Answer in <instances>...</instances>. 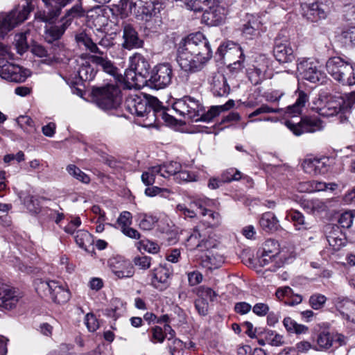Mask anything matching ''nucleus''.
<instances>
[{
  "label": "nucleus",
  "instance_id": "f257e3e1",
  "mask_svg": "<svg viewBox=\"0 0 355 355\" xmlns=\"http://www.w3.org/2000/svg\"><path fill=\"white\" fill-rule=\"evenodd\" d=\"M46 10L35 13V19L49 24L44 29V40L60 52L64 45L60 41L75 19L85 16L82 0H42Z\"/></svg>",
  "mask_w": 355,
  "mask_h": 355
},
{
  "label": "nucleus",
  "instance_id": "f03ea898",
  "mask_svg": "<svg viewBox=\"0 0 355 355\" xmlns=\"http://www.w3.org/2000/svg\"><path fill=\"white\" fill-rule=\"evenodd\" d=\"M211 57L209 42L200 32L189 34L179 43L177 62L186 72L200 71Z\"/></svg>",
  "mask_w": 355,
  "mask_h": 355
},
{
  "label": "nucleus",
  "instance_id": "7ed1b4c3",
  "mask_svg": "<svg viewBox=\"0 0 355 355\" xmlns=\"http://www.w3.org/2000/svg\"><path fill=\"white\" fill-rule=\"evenodd\" d=\"M234 101L230 99L222 105L211 106L205 112V107L199 100L190 96L176 99L172 105V109L180 116L194 121H211L220 112L227 111L234 106Z\"/></svg>",
  "mask_w": 355,
  "mask_h": 355
},
{
  "label": "nucleus",
  "instance_id": "20e7f679",
  "mask_svg": "<svg viewBox=\"0 0 355 355\" xmlns=\"http://www.w3.org/2000/svg\"><path fill=\"white\" fill-rule=\"evenodd\" d=\"M124 107L129 113L137 116H148L152 112L153 116H161L165 121L173 119L166 113L161 102L156 97L143 93L127 97Z\"/></svg>",
  "mask_w": 355,
  "mask_h": 355
},
{
  "label": "nucleus",
  "instance_id": "39448f33",
  "mask_svg": "<svg viewBox=\"0 0 355 355\" xmlns=\"http://www.w3.org/2000/svg\"><path fill=\"white\" fill-rule=\"evenodd\" d=\"M355 107V91L343 96H334L319 108L318 113L324 117L338 116L342 123L347 121V114Z\"/></svg>",
  "mask_w": 355,
  "mask_h": 355
},
{
  "label": "nucleus",
  "instance_id": "423d86ee",
  "mask_svg": "<svg viewBox=\"0 0 355 355\" xmlns=\"http://www.w3.org/2000/svg\"><path fill=\"white\" fill-rule=\"evenodd\" d=\"M93 100L96 105L105 111L118 112L122 102L121 92L119 87L107 85L101 87H93Z\"/></svg>",
  "mask_w": 355,
  "mask_h": 355
},
{
  "label": "nucleus",
  "instance_id": "0eeeda50",
  "mask_svg": "<svg viewBox=\"0 0 355 355\" xmlns=\"http://www.w3.org/2000/svg\"><path fill=\"white\" fill-rule=\"evenodd\" d=\"M14 55L9 49L0 43V77L10 82L22 83L30 76L29 71L21 67L10 63Z\"/></svg>",
  "mask_w": 355,
  "mask_h": 355
},
{
  "label": "nucleus",
  "instance_id": "6e6552de",
  "mask_svg": "<svg viewBox=\"0 0 355 355\" xmlns=\"http://www.w3.org/2000/svg\"><path fill=\"white\" fill-rule=\"evenodd\" d=\"M34 286L37 293L46 300H51L57 304H63L69 300V291L56 281L36 279Z\"/></svg>",
  "mask_w": 355,
  "mask_h": 355
},
{
  "label": "nucleus",
  "instance_id": "1a4fd4ad",
  "mask_svg": "<svg viewBox=\"0 0 355 355\" xmlns=\"http://www.w3.org/2000/svg\"><path fill=\"white\" fill-rule=\"evenodd\" d=\"M38 0H26L24 5H18L0 21V37H3L8 31L27 19L29 14L34 10Z\"/></svg>",
  "mask_w": 355,
  "mask_h": 355
},
{
  "label": "nucleus",
  "instance_id": "9d476101",
  "mask_svg": "<svg viewBox=\"0 0 355 355\" xmlns=\"http://www.w3.org/2000/svg\"><path fill=\"white\" fill-rule=\"evenodd\" d=\"M173 71L168 62L158 64L150 71L148 85L155 89H164L172 82Z\"/></svg>",
  "mask_w": 355,
  "mask_h": 355
},
{
  "label": "nucleus",
  "instance_id": "9b49d317",
  "mask_svg": "<svg viewBox=\"0 0 355 355\" xmlns=\"http://www.w3.org/2000/svg\"><path fill=\"white\" fill-rule=\"evenodd\" d=\"M319 62L311 58L300 60L297 64V70L301 77L313 83H323L326 78Z\"/></svg>",
  "mask_w": 355,
  "mask_h": 355
},
{
  "label": "nucleus",
  "instance_id": "f8f14e48",
  "mask_svg": "<svg viewBox=\"0 0 355 355\" xmlns=\"http://www.w3.org/2000/svg\"><path fill=\"white\" fill-rule=\"evenodd\" d=\"M273 55L279 63H289L295 60L294 51L288 37L283 31L279 33L275 39Z\"/></svg>",
  "mask_w": 355,
  "mask_h": 355
},
{
  "label": "nucleus",
  "instance_id": "ddd939ff",
  "mask_svg": "<svg viewBox=\"0 0 355 355\" xmlns=\"http://www.w3.org/2000/svg\"><path fill=\"white\" fill-rule=\"evenodd\" d=\"M285 125L296 136L305 132H314L322 129L321 121L316 117H303L298 123L286 121Z\"/></svg>",
  "mask_w": 355,
  "mask_h": 355
},
{
  "label": "nucleus",
  "instance_id": "4468645a",
  "mask_svg": "<svg viewBox=\"0 0 355 355\" xmlns=\"http://www.w3.org/2000/svg\"><path fill=\"white\" fill-rule=\"evenodd\" d=\"M218 61L226 64L238 59L244 58V53L239 44L231 41L221 44L216 52Z\"/></svg>",
  "mask_w": 355,
  "mask_h": 355
},
{
  "label": "nucleus",
  "instance_id": "2eb2a0df",
  "mask_svg": "<svg viewBox=\"0 0 355 355\" xmlns=\"http://www.w3.org/2000/svg\"><path fill=\"white\" fill-rule=\"evenodd\" d=\"M334 164V159L329 157L307 158L302 166L306 173L312 175L325 174Z\"/></svg>",
  "mask_w": 355,
  "mask_h": 355
},
{
  "label": "nucleus",
  "instance_id": "dca6fc26",
  "mask_svg": "<svg viewBox=\"0 0 355 355\" xmlns=\"http://www.w3.org/2000/svg\"><path fill=\"white\" fill-rule=\"evenodd\" d=\"M123 42L121 46L127 50L142 48L144 40L139 37L134 26L131 24L123 22L122 24Z\"/></svg>",
  "mask_w": 355,
  "mask_h": 355
},
{
  "label": "nucleus",
  "instance_id": "f3484780",
  "mask_svg": "<svg viewBox=\"0 0 355 355\" xmlns=\"http://www.w3.org/2000/svg\"><path fill=\"white\" fill-rule=\"evenodd\" d=\"M330 0H316L315 2L304 6V15L311 21H315L324 19L329 11Z\"/></svg>",
  "mask_w": 355,
  "mask_h": 355
},
{
  "label": "nucleus",
  "instance_id": "a211bd4d",
  "mask_svg": "<svg viewBox=\"0 0 355 355\" xmlns=\"http://www.w3.org/2000/svg\"><path fill=\"white\" fill-rule=\"evenodd\" d=\"M21 297V293L15 288L0 285V308L5 310L15 309Z\"/></svg>",
  "mask_w": 355,
  "mask_h": 355
},
{
  "label": "nucleus",
  "instance_id": "6ab92c4d",
  "mask_svg": "<svg viewBox=\"0 0 355 355\" xmlns=\"http://www.w3.org/2000/svg\"><path fill=\"white\" fill-rule=\"evenodd\" d=\"M137 3L141 4L139 7H136L135 17L137 19L145 21L146 27L150 28V21L157 13V4L152 0H137Z\"/></svg>",
  "mask_w": 355,
  "mask_h": 355
},
{
  "label": "nucleus",
  "instance_id": "aec40b11",
  "mask_svg": "<svg viewBox=\"0 0 355 355\" xmlns=\"http://www.w3.org/2000/svg\"><path fill=\"white\" fill-rule=\"evenodd\" d=\"M130 67L133 69L139 76V83H147L150 64L147 60L139 53H135L130 58Z\"/></svg>",
  "mask_w": 355,
  "mask_h": 355
},
{
  "label": "nucleus",
  "instance_id": "412c9836",
  "mask_svg": "<svg viewBox=\"0 0 355 355\" xmlns=\"http://www.w3.org/2000/svg\"><path fill=\"white\" fill-rule=\"evenodd\" d=\"M227 10L223 6L218 4L217 1L211 3L203 13V17L210 21V24L216 26L222 23L225 19Z\"/></svg>",
  "mask_w": 355,
  "mask_h": 355
},
{
  "label": "nucleus",
  "instance_id": "4be33fe9",
  "mask_svg": "<svg viewBox=\"0 0 355 355\" xmlns=\"http://www.w3.org/2000/svg\"><path fill=\"white\" fill-rule=\"evenodd\" d=\"M352 62L345 60L340 57L335 56L328 59L326 62V69L329 75L336 80L347 67L350 66Z\"/></svg>",
  "mask_w": 355,
  "mask_h": 355
},
{
  "label": "nucleus",
  "instance_id": "5701e85b",
  "mask_svg": "<svg viewBox=\"0 0 355 355\" xmlns=\"http://www.w3.org/2000/svg\"><path fill=\"white\" fill-rule=\"evenodd\" d=\"M151 284L156 288L162 290L168 285V279L171 275L169 268L166 266L160 265L151 272Z\"/></svg>",
  "mask_w": 355,
  "mask_h": 355
},
{
  "label": "nucleus",
  "instance_id": "b1692460",
  "mask_svg": "<svg viewBox=\"0 0 355 355\" xmlns=\"http://www.w3.org/2000/svg\"><path fill=\"white\" fill-rule=\"evenodd\" d=\"M211 90L215 96H227L230 87L226 77L220 73H214L211 80Z\"/></svg>",
  "mask_w": 355,
  "mask_h": 355
},
{
  "label": "nucleus",
  "instance_id": "393cba45",
  "mask_svg": "<svg viewBox=\"0 0 355 355\" xmlns=\"http://www.w3.org/2000/svg\"><path fill=\"white\" fill-rule=\"evenodd\" d=\"M280 252L279 245L273 239L267 240L264 243L262 258L260 260L261 265H266L276 259Z\"/></svg>",
  "mask_w": 355,
  "mask_h": 355
},
{
  "label": "nucleus",
  "instance_id": "a878e982",
  "mask_svg": "<svg viewBox=\"0 0 355 355\" xmlns=\"http://www.w3.org/2000/svg\"><path fill=\"white\" fill-rule=\"evenodd\" d=\"M31 52L35 56L45 58L44 63L50 64L53 62V60L60 54V51L57 48L51 46L50 50H47L44 46L40 44H34L31 47Z\"/></svg>",
  "mask_w": 355,
  "mask_h": 355
},
{
  "label": "nucleus",
  "instance_id": "bb28decb",
  "mask_svg": "<svg viewBox=\"0 0 355 355\" xmlns=\"http://www.w3.org/2000/svg\"><path fill=\"white\" fill-rule=\"evenodd\" d=\"M296 93H297V98L295 103L288 106L285 111V113L291 117L300 115L306 103L309 101V96L305 92L299 90Z\"/></svg>",
  "mask_w": 355,
  "mask_h": 355
},
{
  "label": "nucleus",
  "instance_id": "cd10ccee",
  "mask_svg": "<svg viewBox=\"0 0 355 355\" xmlns=\"http://www.w3.org/2000/svg\"><path fill=\"white\" fill-rule=\"evenodd\" d=\"M75 40L79 46H84L87 50L91 53L103 55V52L101 51L96 46L94 38L90 37L85 31L78 33L75 35Z\"/></svg>",
  "mask_w": 355,
  "mask_h": 355
},
{
  "label": "nucleus",
  "instance_id": "c85d7f7f",
  "mask_svg": "<svg viewBox=\"0 0 355 355\" xmlns=\"http://www.w3.org/2000/svg\"><path fill=\"white\" fill-rule=\"evenodd\" d=\"M259 225L266 232H275L279 227V220L275 215L270 211L262 214L259 219Z\"/></svg>",
  "mask_w": 355,
  "mask_h": 355
},
{
  "label": "nucleus",
  "instance_id": "c756f323",
  "mask_svg": "<svg viewBox=\"0 0 355 355\" xmlns=\"http://www.w3.org/2000/svg\"><path fill=\"white\" fill-rule=\"evenodd\" d=\"M89 60L92 63L100 66L105 72L110 75H115L117 73V68L107 57H103L102 55H93L89 57Z\"/></svg>",
  "mask_w": 355,
  "mask_h": 355
},
{
  "label": "nucleus",
  "instance_id": "7c9ffc66",
  "mask_svg": "<svg viewBox=\"0 0 355 355\" xmlns=\"http://www.w3.org/2000/svg\"><path fill=\"white\" fill-rule=\"evenodd\" d=\"M276 296L279 299L287 297L288 300L285 302L290 306L299 304L302 301V296L294 294L293 291L288 286L278 288L276 291Z\"/></svg>",
  "mask_w": 355,
  "mask_h": 355
},
{
  "label": "nucleus",
  "instance_id": "2f4dec72",
  "mask_svg": "<svg viewBox=\"0 0 355 355\" xmlns=\"http://www.w3.org/2000/svg\"><path fill=\"white\" fill-rule=\"evenodd\" d=\"M107 19L103 13L97 11H92L88 16V24L90 27L94 28L97 33L103 35V28L107 24Z\"/></svg>",
  "mask_w": 355,
  "mask_h": 355
},
{
  "label": "nucleus",
  "instance_id": "473e14b6",
  "mask_svg": "<svg viewBox=\"0 0 355 355\" xmlns=\"http://www.w3.org/2000/svg\"><path fill=\"white\" fill-rule=\"evenodd\" d=\"M74 239L76 244L85 251H89V248L93 246V236L86 230H80L76 232Z\"/></svg>",
  "mask_w": 355,
  "mask_h": 355
},
{
  "label": "nucleus",
  "instance_id": "72a5a7b5",
  "mask_svg": "<svg viewBox=\"0 0 355 355\" xmlns=\"http://www.w3.org/2000/svg\"><path fill=\"white\" fill-rule=\"evenodd\" d=\"M202 237V236L198 226L193 229V232L187 239L188 246H189L191 249L200 248L201 250L207 249V241H205L204 239H201Z\"/></svg>",
  "mask_w": 355,
  "mask_h": 355
},
{
  "label": "nucleus",
  "instance_id": "f704fd0d",
  "mask_svg": "<svg viewBox=\"0 0 355 355\" xmlns=\"http://www.w3.org/2000/svg\"><path fill=\"white\" fill-rule=\"evenodd\" d=\"M158 220L156 216L150 214L140 213L137 215L139 226L143 230H153Z\"/></svg>",
  "mask_w": 355,
  "mask_h": 355
},
{
  "label": "nucleus",
  "instance_id": "c9c22d12",
  "mask_svg": "<svg viewBox=\"0 0 355 355\" xmlns=\"http://www.w3.org/2000/svg\"><path fill=\"white\" fill-rule=\"evenodd\" d=\"M336 81L343 85L352 86L355 85V67L353 62L341 73V76Z\"/></svg>",
  "mask_w": 355,
  "mask_h": 355
},
{
  "label": "nucleus",
  "instance_id": "e433bc0d",
  "mask_svg": "<svg viewBox=\"0 0 355 355\" xmlns=\"http://www.w3.org/2000/svg\"><path fill=\"white\" fill-rule=\"evenodd\" d=\"M261 26V22L257 19L252 17L243 25V33L246 37H249L257 36L259 34V29Z\"/></svg>",
  "mask_w": 355,
  "mask_h": 355
},
{
  "label": "nucleus",
  "instance_id": "4c0bfd02",
  "mask_svg": "<svg viewBox=\"0 0 355 355\" xmlns=\"http://www.w3.org/2000/svg\"><path fill=\"white\" fill-rule=\"evenodd\" d=\"M338 40L345 46L355 44V26L343 28L338 35Z\"/></svg>",
  "mask_w": 355,
  "mask_h": 355
},
{
  "label": "nucleus",
  "instance_id": "58836bf2",
  "mask_svg": "<svg viewBox=\"0 0 355 355\" xmlns=\"http://www.w3.org/2000/svg\"><path fill=\"white\" fill-rule=\"evenodd\" d=\"M112 271L118 278L131 277L134 275L133 267L127 262H123L119 266H112Z\"/></svg>",
  "mask_w": 355,
  "mask_h": 355
},
{
  "label": "nucleus",
  "instance_id": "ea45409f",
  "mask_svg": "<svg viewBox=\"0 0 355 355\" xmlns=\"http://www.w3.org/2000/svg\"><path fill=\"white\" fill-rule=\"evenodd\" d=\"M283 324L288 332L296 334H306L309 329L306 326L297 323L289 317L284 319Z\"/></svg>",
  "mask_w": 355,
  "mask_h": 355
},
{
  "label": "nucleus",
  "instance_id": "a19ab883",
  "mask_svg": "<svg viewBox=\"0 0 355 355\" xmlns=\"http://www.w3.org/2000/svg\"><path fill=\"white\" fill-rule=\"evenodd\" d=\"M96 74V71L88 62L83 64L78 71V76L81 81H91Z\"/></svg>",
  "mask_w": 355,
  "mask_h": 355
},
{
  "label": "nucleus",
  "instance_id": "79ce46f5",
  "mask_svg": "<svg viewBox=\"0 0 355 355\" xmlns=\"http://www.w3.org/2000/svg\"><path fill=\"white\" fill-rule=\"evenodd\" d=\"M139 4L137 3V0H121L119 5L121 15L123 17L135 15L136 7H139Z\"/></svg>",
  "mask_w": 355,
  "mask_h": 355
},
{
  "label": "nucleus",
  "instance_id": "37998d69",
  "mask_svg": "<svg viewBox=\"0 0 355 355\" xmlns=\"http://www.w3.org/2000/svg\"><path fill=\"white\" fill-rule=\"evenodd\" d=\"M334 342V336L328 331H322L318 335L317 343L321 349H329L332 347Z\"/></svg>",
  "mask_w": 355,
  "mask_h": 355
},
{
  "label": "nucleus",
  "instance_id": "c03bdc74",
  "mask_svg": "<svg viewBox=\"0 0 355 355\" xmlns=\"http://www.w3.org/2000/svg\"><path fill=\"white\" fill-rule=\"evenodd\" d=\"M28 31L16 34L15 36V45L17 51L19 54H23L28 49L26 35Z\"/></svg>",
  "mask_w": 355,
  "mask_h": 355
},
{
  "label": "nucleus",
  "instance_id": "a18cd8bd",
  "mask_svg": "<svg viewBox=\"0 0 355 355\" xmlns=\"http://www.w3.org/2000/svg\"><path fill=\"white\" fill-rule=\"evenodd\" d=\"M189 206L196 211L197 214H200L202 216L209 215L210 217L214 218L215 216H218V213H214L210 209H207L204 207V202L201 200H194L191 201Z\"/></svg>",
  "mask_w": 355,
  "mask_h": 355
},
{
  "label": "nucleus",
  "instance_id": "49530a36",
  "mask_svg": "<svg viewBox=\"0 0 355 355\" xmlns=\"http://www.w3.org/2000/svg\"><path fill=\"white\" fill-rule=\"evenodd\" d=\"M67 171L71 176L83 183L87 184L90 181L89 177L73 164H69Z\"/></svg>",
  "mask_w": 355,
  "mask_h": 355
},
{
  "label": "nucleus",
  "instance_id": "de8ad7c7",
  "mask_svg": "<svg viewBox=\"0 0 355 355\" xmlns=\"http://www.w3.org/2000/svg\"><path fill=\"white\" fill-rule=\"evenodd\" d=\"M125 81L131 85L132 86H136L140 87L144 85L146 83H139V76L136 71L129 66V68L125 71L124 73Z\"/></svg>",
  "mask_w": 355,
  "mask_h": 355
},
{
  "label": "nucleus",
  "instance_id": "09e8293b",
  "mask_svg": "<svg viewBox=\"0 0 355 355\" xmlns=\"http://www.w3.org/2000/svg\"><path fill=\"white\" fill-rule=\"evenodd\" d=\"M185 345L179 338L172 340L171 343L168 345V349L171 355H183Z\"/></svg>",
  "mask_w": 355,
  "mask_h": 355
},
{
  "label": "nucleus",
  "instance_id": "8fccbe9b",
  "mask_svg": "<svg viewBox=\"0 0 355 355\" xmlns=\"http://www.w3.org/2000/svg\"><path fill=\"white\" fill-rule=\"evenodd\" d=\"M286 217L290 218L295 226L304 225L305 228L307 227L308 223L305 222L304 215L296 209H291L287 212Z\"/></svg>",
  "mask_w": 355,
  "mask_h": 355
},
{
  "label": "nucleus",
  "instance_id": "3c124183",
  "mask_svg": "<svg viewBox=\"0 0 355 355\" xmlns=\"http://www.w3.org/2000/svg\"><path fill=\"white\" fill-rule=\"evenodd\" d=\"M327 297L320 293H315L311 295L309 298V305L315 310L322 309L326 303Z\"/></svg>",
  "mask_w": 355,
  "mask_h": 355
},
{
  "label": "nucleus",
  "instance_id": "603ef678",
  "mask_svg": "<svg viewBox=\"0 0 355 355\" xmlns=\"http://www.w3.org/2000/svg\"><path fill=\"white\" fill-rule=\"evenodd\" d=\"M355 217V210H349L343 213L338 219L339 225L343 228H349Z\"/></svg>",
  "mask_w": 355,
  "mask_h": 355
},
{
  "label": "nucleus",
  "instance_id": "864d4df0",
  "mask_svg": "<svg viewBox=\"0 0 355 355\" xmlns=\"http://www.w3.org/2000/svg\"><path fill=\"white\" fill-rule=\"evenodd\" d=\"M137 248L139 250H144L149 253L156 254L159 251V246L157 243L150 241L148 240L146 241H140L137 243Z\"/></svg>",
  "mask_w": 355,
  "mask_h": 355
},
{
  "label": "nucleus",
  "instance_id": "5fc2aeb1",
  "mask_svg": "<svg viewBox=\"0 0 355 355\" xmlns=\"http://www.w3.org/2000/svg\"><path fill=\"white\" fill-rule=\"evenodd\" d=\"M162 167V170L166 174V178L171 175H173L175 178L178 171L182 168V165L180 163L177 162H170L168 163L164 164Z\"/></svg>",
  "mask_w": 355,
  "mask_h": 355
},
{
  "label": "nucleus",
  "instance_id": "6e6d98bb",
  "mask_svg": "<svg viewBox=\"0 0 355 355\" xmlns=\"http://www.w3.org/2000/svg\"><path fill=\"white\" fill-rule=\"evenodd\" d=\"M220 178L224 183L237 181L241 178V173L234 168H229L222 173Z\"/></svg>",
  "mask_w": 355,
  "mask_h": 355
},
{
  "label": "nucleus",
  "instance_id": "4d7b16f0",
  "mask_svg": "<svg viewBox=\"0 0 355 355\" xmlns=\"http://www.w3.org/2000/svg\"><path fill=\"white\" fill-rule=\"evenodd\" d=\"M265 69L258 67L254 69L249 73V79L252 84L257 85L260 84L265 78Z\"/></svg>",
  "mask_w": 355,
  "mask_h": 355
},
{
  "label": "nucleus",
  "instance_id": "13d9d810",
  "mask_svg": "<svg viewBox=\"0 0 355 355\" xmlns=\"http://www.w3.org/2000/svg\"><path fill=\"white\" fill-rule=\"evenodd\" d=\"M151 257L146 255H138L134 257L132 262L139 269L147 270L151 265Z\"/></svg>",
  "mask_w": 355,
  "mask_h": 355
},
{
  "label": "nucleus",
  "instance_id": "bf43d9fd",
  "mask_svg": "<svg viewBox=\"0 0 355 355\" xmlns=\"http://www.w3.org/2000/svg\"><path fill=\"white\" fill-rule=\"evenodd\" d=\"M283 109L282 108H272L266 104H263L261 107L256 109L254 112L250 113L248 116L249 118H252L258 115L266 113H280Z\"/></svg>",
  "mask_w": 355,
  "mask_h": 355
},
{
  "label": "nucleus",
  "instance_id": "052dcab7",
  "mask_svg": "<svg viewBox=\"0 0 355 355\" xmlns=\"http://www.w3.org/2000/svg\"><path fill=\"white\" fill-rule=\"evenodd\" d=\"M94 40L96 45L99 44L105 48H109L114 44L113 38L110 35L105 34L104 32L103 35L96 33Z\"/></svg>",
  "mask_w": 355,
  "mask_h": 355
},
{
  "label": "nucleus",
  "instance_id": "680f3d73",
  "mask_svg": "<svg viewBox=\"0 0 355 355\" xmlns=\"http://www.w3.org/2000/svg\"><path fill=\"white\" fill-rule=\"evenodd\" d=\"M151 337L150 338V340L153 343H162L166 337L164 333L163 329L159 326H155L151 329Z\"/></svg>",
  "mask_w": 355,
  "mask_h": 355
},
{
  "label": "nucleus",
  "instance_id": "e2e57ef3",
  "mask_svg": "<svg viewBox=\"0 0 355 355\" xmlns=\"http://www.w3.org/2000/svg\"><path fill=\"white\" fill-rule=\"evenodd\" d=\"M343 12L345 19L355 24V3L345 4Z\"/></svg>",
  "mask_w": 355,
  "mask_h": 355
},
{
  "label": "nucleus",
  "instance_id": "0e129e2a",
  "mask_svg": "<svg viewBox=\"0 0 355 355\" xmlns=\"http://www.w3.org/2000/svg\"><path fill=\"white\" fill-rule=\"evenodd\" d=\"M17 123L21 128H25L26 131L28 132H32L35 130L34 121L28 116H20L17 119Z\"/></svg>",
  "mask_w": 355,
  "mask_h": 355
},
{
  "label": "nucleus",
  "instance_id": "69168bd1",
  "mask_svg": "<svg viewBox=\"0 0 355 355\" xmlns=\"http://www.w3.org/2000/svg\"><path fill=\"white\" fill-rule=\"evenodd\" d=\"M195 307L199 315L205 316L208 314L209 304L205 297L197 298L195 300Z\"/></svg>",
  "mask_w": 355,
  "mask_h": 355
},
{
  "label": "nucleus",
  "instance_id": "338daca9",
  "mask_svg": "<svg viewBox=\"0 0 355 355\" xmlns=\"http://www.w3.org/2000/svg\"><path fill=\"white\" fill-rule=\"evenodd\" d=\"M85 324L90 332H94L99 327L98 321L92 313H89L85 315Z\"/></svg>",
  "mask_w": 355,
  "mask_h": 355
},
{
  "label": "nucleus",
  "instance_id": "774afa93",
  "mask_svg": "<svg viewBox=\"0 0 355 355\" xmlns=\"http://www.w3.org/2000/svg\"><path fill=\"white\" fill-rule=\"evenodd\" d=\"M131 218V214L129 211H123L120 214L116 223L121 227V230L130 225Z\"/></svg>",
  "mask_w": 355,
  "mask_h": 355
}]
</instances>
